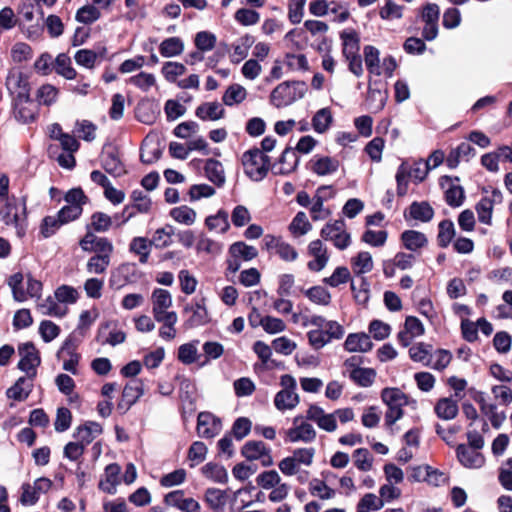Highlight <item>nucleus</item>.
<instances>
[{"instance_id":"f257e3e1","label":"nucleus","mask_w":512,"mask_h":512,"mask_svg":"<svg viewBox=\"0 0 512 512\" xmlns=\"http://www.w3.org/2000/svg\"><path fill=\"white\" fill-rule=\"evenodd\" d=\"M0 221L6 226L14 227L16 235L22 238L27 229L26 197L11 196V198H7L4 206L0 208Z\"/></svg>"},{"instance_id":"f03ea898","label":"nucleus","mask_w":512,"mask_h":512,"mask_svg":"<svg viewBox=\"0 0 512 512\" xmlns=\"http://www.w3.org/2000/svg\"><path fill=\"white\" fill-rule=\"evenodd\" d=\"M381 399L387 406L385 413V425L392 427L403 415L404 406H412L415 408L417 405L416 400L410 399L402 390L395 387H386L381 391Z\"/></svg>"},{"instance_id":"7ed1b4c3","label":"nucleus","mask_w":512,"mask_h":512,"mask_svg":"<svg viewBox=\"0 0 512 512\" xmlns=\"http://www.w3.org/2000/svg\"><path fill=\"white\" fill-rule=\"evenodd\" d=\"M78 290H54L47 296L37 295V306L42 314L63 317L67 313V304L77 301Z\"/></svg>"},{"instance_id":"20e7f679","label":"nucleus","mask_w":512,"mask_h":512,"mask_svg":"<svg viewBox=\"0 0 512 512\" xmlns=\"http://www.w3.org/2000/svg\"><path fill=\"white\" fill-rule=\"evenodd\" d=\"M241 162L245 174L253 181L264 179L270 169V158L258 148L244 152Z\"/></svg>"},{"instance_id":"39448f33","label":"nucleus","mask_w":512,"mask_h":512,"mask_svg":"<svg viewBox=\"0 0 512 512\" xmlns=\"http://www.w3.org/2000/svg\"><path fill=\"white\" fill-rule=\"evenodd\" d=\"M282 389L274 397V405L277 410L284 412L292 410L299 404V395L296 393L297 383L293 376L282 375L280 378Z\"/></svg>"},{"instance_id":"423d86ee","label":"nucleus","mask_w":512,"mask_h":512,"mask_svg":"<svg viewBox=\"0 0 512 512\" xmlns=\"http://www.w3.org/2000/svg\"><path fill=\"white\" fill-rule=\"evenodd\" d=\"M304 84L300 82H283L271 93V103L280 108L285 107L303 97Z\"/></svg>"},{"instance_id":"0eeeda50","label":"nucleus","mask_w":512,"mask_h":512,"mask_svg":"<svg viewBox=\"0 0 512 512\" xmlns=\"http://www.w3.org/2000/svg\"><path fill=\"white\" fill-rule=\"evenodd\" d=\"M321 236L331 241L340 250L346 249L351 243L350 233L347 232L343 220H334L327 223L321 230Z\"/></svg>"},{"instance_id":"6e6552de","label":"nucleus","mask_w":512,"mask_h":512,"mask_svg":"<svg viewBox=\"0 0 512 512\" xmlns=\"http://www.w3.org/2000/svg\"><path fill=\"white\" fill-rule=\"evenodd\" d=\"M18 352L21 359L18 363V368L25 372L29 379L36 376V368L40 365L41 359L38 350L34 343L25 342L18 346Z\"/></svg>"},{"instance_id":"1a4fd4ad","label":"nucleus","mask_w":512,"mask_h":512,"mask_svg":"<svg viewBox=\"0 0 512 512\" xmlns=\"http://www.w3.org/2000/svg\"><path fill=\"white\" fill-rule=\"evenodd\" d=\"M316 438V431L313 426L303 421L302 416L293 419V426L286 431V441L291 443H311Z\"/></svg>"},{"instance_id":"9d476101","label":"nucleus","mask_w":512,"mask_h":512,"mask_svg":"<svg viewBox=\"0 0 512 512\" xmlns=\"http://www.w3.org/2000/svg\"><path fill=\"white\" fill-rule=\"evenodd\" d=\"M79 244L84 251L95 252L97 256L108 259H110L113 252L111 241L104 237H98L90 231L85 234Z\"/></svg>"},{"instance_id":"9b49d317","label":"nucleus","mask_w":512,"mask_h":512,"mask_svg":"<svg viewBox=\"0 0 512 512\" xmlns=\"http://www.w3.org/2000/svg\"><path fill=\"white\" fill-rule=\"evenodd\" d=\"M502 200V193L497 189L492 190L489 195L482 197L475 207L479 222L491 225L494 206L500 204Z\"/></svg>"},{"instance_id":"f8f14e48","label":"nucleus","mask_w":512,"mask_h":512,"mask_svg":"<svg viewBox=\"0 0 512 512\" xmlns=\"http://www.w3.org/2000/svg\"><path fill=\"white\" fill-rule=\"evenodd\" d=\"M334 195L335 191L332 186L323 185L316 190L310 207L311 217L314 221L324 220L330 215V210L324 207V201Z\"/></svg>"},{"instance_id":"ddd939ff","label":"nucleus","mask_w":512,"mask_h":512,"mask_svg":"<svg viewBox=\"0 0 512 512\" xmlns=\"http://www.w3.org/2000/svg\"><path fill=\"white\" fill-rule=\"evenodd\" d=\"M6 87L14 97V101L30 98L29 83L25 75L18 71H12L6 79Z\"/></svg>"},{"instance_id":"4468645a","label":"nucleus","mask_w":512,"mask_h":512,"mask_svg":"<svg viewBox=\"0 0 512 512\" xmlns=\"http://www.w3.org/2000/svg\"><path fill=\"white\" fill-rule=\"evenodd\" d=\"M221 421L210 412H200L197 417V433L202 438H213L221 431Z\"/></svg>"},{"instance_id":"2eb2a0df","label":"nucleus","mask_w":512,"mask_h":512,"mask_svg":"<svg viewBox=\"0 0 512 512\" xmlns=\"http://www.w3.org/2000/svg\"><path fill=\"white\" fill-rule=\"evenodd\" d=\"M339 166V160L330 156L315 155L309 161L310 170L321 177L336 173Z\"/></svg>"},{"instance_id":"dca6fc26","label":"nucleus","mask_w":512,"mask_h":512,"mask_svg":"<svg viewBox=\"0 0 512 512\" xmlns=\"http://www.w3.org/2000/svg\"><path fill=\"white\" fill-rule=\"evenodd\" d=\"M164 502L168 506L175 507L182 512H197L200 510V504L193 498H184L183 490L171 491L164 497Z\"/></svg>"},{"instance_id":"f3484780","label":"nucleus","mask_w":512,"mask_h":512,"mask_svg":"<svg viewBox=\"0 0 512 512\" xmlns=\"http://www.w3.org/2000/svg\"><path fill=\"white\" fill-rule=\"evenodd\" d=\"M458 461L466 468L477 469L483 466L485 458L478 450L459 444L456 448Z\"/></svg>"},{"instance_id":"a211bd4d","label":"nucleus","mask_w":512,"mask_h":512,"mask_svg":"<svg viewBox=\"0 0 512 512\" xmlns=\"http://www.w3.org/2000/svg\"><path fill=\"white\" fill-rule=\"evenodd\" d=\"M153 315L156 321H162L174 311H168L172 305V298L168 290H154L152 294Z\"/></svg>"},{"instance_id":"6ab92c4d","label":"nucleus","mask_w":512,"mask_h":512,"mask_svg":"<svg viewBox=\"0 0 512 512\" xmlns=\"http://www.w3.org/2000/svg\"><path fill=\"white\" fill-rule=\"evenodd\" d=\"M13 115L19 123L28 124L34 122L37 117V106L30 98L14 101Z\"/></svg>"},{"instance_id":"aec40b11","label":"nucleus","mask_w":512,"mask_h":512,"mask_svg":"<svg viewBox=\"0 0 512 512\" xmlns=\"http://www.w3.org/2000/svg\"><path fill=\"white\" fill-rule=\"evenodd\" d=\"M309 254L313 257L312 260L308 262V268L312 271H320L322 270L329 259L327 254V249L323 245L321 240H314L308 246Z\"/></svg>"},{"instance_id":"412c9836","label":"nucleus","mask_w":512,"mask_h":512,"mask_svg":"<svg viewBox=\"0 0 512 512\" xmlns=\"http://www.w3.org/2000/svg\"><path fill=\"white\" fill-rule=\"evenodd\" d=\"M195 115L202 121H217L225 116V109L218 101L204 102L196 108Z\"/></svg>"},{"instance_id":"4be33fe9","label":"nucleus","mask_w":512,"mask_h":512,"mask_svg":"<svg viewBox=\"0 0 512 512\" xmlns=\"http://www.w3.org/2000/svg\"><path fill=\"white\" fill-rule=\"evenodd\" d=\"M131 199L133 201V205L126 206L123 210V215L125 216L124 222L128 221L135 215L133 211L136 209L139 213H147L151 209V199L144 194L141 190H134L131 193Z\"/></svg>"},{"instance_id":"5701e85b","label":"nucleus","mask_w":512,"mask_h":512,"mask_svg":"<svg viewBox=\"0 0 512 512\" xmlns=\"http://www.w3.org/2000/svg\"><path fill=\"white\" fill-rule=\"evenodd\" d=\"M121 467L117 463H111L105 468V479L100 480L99 489L114 495L117 492V485L120 483Z\"/></svg>"},{"instance_id":"b1692460","label":"nucleus","mask_w":512,"mask_h":512,"mask_svg":"<svg viewBox=\"0 0 512 512\" xmlns=\"http://www.w3.org/2000/svg\"><path fill=\"white\" fill-rule=\"evenodd\" d=\"M111 326L116 325L113 322H105L99 327L97 341L102 345L109 344L111 346H116L123 343L126 339V334L123 331L117 330L115 328L110 330L106 335V332L110 329Z\"/></svg>"},{"instance_id":"393cba45","label":"nucleus","mask_w":512,"mask_h":512,"mask_svg":"<svg viewBox=\"0 0 512 512\" xmlns=\"http://www.w3.org/2000/svg\"><path fill=\"white\" fill-rule=\"evenodd\" d=\"M373 343L370 336L364 332L351 333L344 342V348L348 352H367L371 350Z\"/></svg>"},{"instance_id":"a878e982","label":"nucleus","mask_w":512,"mask_h":512,"mask_svg":"<svg viewBox=\"0 0 512 512\" xmlns=\"http://www.w3.org/2000/svg\"><path fill=\"white\" fill-rule=\"evenodd\" d=\"M254 37L245 34L237 39L231 46L232 51L230 53V60L234 64H238L243 61L249 54V50L254 44Z\"/></svg>"},{"instance_id":"bb28decb","label":"nucleus","mask_w":512,"mask_h":512,"mask_svg":"<svg viewBox=\"0 0 512 512\" xmlns=\"http://www.w3.org/2000/svg\"><path fill=\"white\" fill-rule=\"evenodd\" d=\"M101 164L103 169L113 177L126 174V169L116 151H107L103 154Z\"/></svg>"},{"instance_id":"cd10ccee","label":"nucleus","mask_w":512,"mask_h":512,"mask_svg":"<svg viewBox=\"0 0 512 512\" xmlns=\"http://www.w3.org/2000/svg\"><path fill=\"white\" fill-rule=\"evenodd\" d=\"M446 183L449 184L445 191V200L447 204L451 207L461 206L465 199L464 189L460 185L454 184L452 179L448 176L443 177L441 180V185L443 187H445Z\"/></svg>"},{"instance_id":"c85d7f7f","label":"nucleus","mask_w":512,"mask_h":512,"mask_svg":"<svg viewBox=\"0 0 512 512\" xmlns=\"http://www.w3.org/2000/svg\"><path fill=\"white\" fill-rule=\"evenodd\" d=\"M204 499L213 512H224L228 500L227 491L208 488L205 491Z\"/></svg>"},{"instance_id":"c756f323","label":"nucleus","mask_w":512,"mask_h":512,"mask_svg":"<svg viewBox=\"0 0 512 512\" xmlns=\"http://www.w3.org/2000/svg\"><path fill=\"white\" fill-rule=\"evenodd\" d=\"M299 163V158L292 148H286L279 159V164L275 167L276 174L288 175L295 171Z\"/></svg>"},{"instance_id":"7c9ffc66","label":"nucleus","mask_w":512,"mask_h":512,"mask_svg":"<svg viewBox=\"0 0 512 512\" xmlns=\"http://www.w3.org/2000/svg\"><path fill=\"white\" fill-rule=\"evenodd\" d=\"M434 411L440 419L452 420L458 414V403L450 397L441 398L437 401Z\"/></svg>"},{"instance_id":"2f4dec72","label":"nucleus","mask_w":512,"mask_h":512,"mask_svg":"<svg viewBox=\"0 0 512 512\" xmlns=\"http://www.w3.org/2000/svg\"><path fill=\"white\" fill-rule=\"evenodd\" d=\"M401 241L403 246L412 252H416L421 248L425 247L428 243V240L425 234L415 231V230H406L401 234Z\"/></svg>"},{"instance_id":"473e14b6","label":"nucleus","mask_w":512,"mask_h":512,"mask_svg":"<svg viewBox=\"0 0 512 512\" xmlns=\"http://www.w3.org/2000/svg\"><path fill=\"white\" fill-rule=\"evenodd\" d=\"M103 432L102 426L94 421H87L76 429L74 436L85 445L90 444L97 436Z\"/></svg>"},{"instance_id":"72a5a7b5","label":"nucleus","mask_w":512,"mask_h":512,"mask_svg":"<svg viewBox=\"0 0 512 512\" xmlns=\"http://www.w3.org/2000/svg\"><path fill=\"white\" fill-rule=\"evenodd\" d=\"M32 380L33 379H29L28 376L20 377L16 383L7 390V397L16 401L27 399L32 390Z\"/></svg>"},{"instance_id":"f704fd0d","label":"nucleus","mask_w":512,"mask_h":512,"mask_svg":"<svg viewBox=\"0 0 512 512\" xmlns=\"http://www.w3.org/2000/svg\"><path fill=\"white\" fill-rule=\"evenodd\" d=\"M343 46L344 57L358 55L360 49V39L355 30H345L340 34Z\"/></svg>"},{"instance_id":"c9c22d12","label":"nucleus","mask_w":512,"mask_h":512,"mask_svg":"<svg viewBox=\"0 0 512 512\" xmlns=\"http://www.w3.org/2000/svg\"><path fill=\"white\" fill-rule=\"evenodd\" d=\"M409 216L410 218L420 222H429L434 216V209L426 201L413 202L409 206Z\"/></svg>"},{"instance_id":"e433bc0d","label":"nucleus","mask_w":512,"mask_h":512,"mask_svg":"<svg viewBox=\"0 0 512 512\" xmlns=\"http://www.w3.org/2000/svg\"><path fill=\"white\" fill-rule=\"evenodd\" d=\"M202 473L215 483L225 484L228 482V472L223 465L209 462L202 467Z\"/></svg>"},{"instance_id":"4c0bfd02","label":"nucleus","mask_w":512,"mask_h":512,"mask_svg":"<svg viewBox=\"0 0 512 512\" xmlns=\"http://www.w3.org/2000/svg\"><path fill=\"white\" fill-rule=\"evenodd\" d=\"M184 51V43L179 37H170L161 42L159 52L163 57H175Z\"/></svg>"},{"instance_id":"58836bf2","label":"nucleus","mask_w":512,"mask_h":512,"mask_svg":"<svg viewBox=\"0 0 512 512\" xmlns=\"http://www.w3.org/2000/svg\"><path fill=\"white\" fill-rule=\"evenodd\" d=\"M349 377L358 386L370 387L374 383L376 372L372 368H354Z\"/></svg>"},{"instance_id":"ea45409f","label":"nucleus","mask_w":512,"mask_h":512,"mask_svg":"<svg viewBox=\"0 0 512 512\" xmlns=\"http://www.w3.org/2000/svg\"><path fill=\"white\" fill-rule=\"evenodd\" d=\"M143 395V385L139 380L129 381L122 392L125 408H130Z\"/></svg>"},{"instance_id":"a19ab883","label":"nucleus","mask_w":512,"mask_h":512,"mask_svg":"<svg viewBox=\"0 0 512 512\" xmlns=\"http://www.w3.org/2000/svg\"><path fill=\"white\" fill-rule=\"evenodd\" d=\"M170 216L180 224L191 226L195 223L197 214L193 208L182 205L171 209Z\"/></svg>"},{"instance_id":"79ce46f5","label":"nucleus","mask_w":512,"mask_h":512,"mask_svg":"<svg viewBox=\"0 0 512 512\" xmlns=\"http://www.w3.org/2000/svg\"><path fill=\"white\" fill-rule=\"evenodd\" d=\"M204 170L207 178L214 184L220 186L225 182L223 165L218 160L208 159Z\"/></svg>"},{"instance_id":"37998d69","label":"nucleus","mask_w":512,"mask_h":512,"mask_svg":"<svg viewBox=\"0 0 512 512\" xmlns=\"http://www.w3.org/2000/svg\"><path fill=\"white\" fill-rule=\"evenodd\" d=\"M351 267L353 272L357 275L370 272L373 269L371 254L367 251L359 252L351 259Z\"/></svg>"},{"instance_id":"c03bdc74","label":"nucleus","mask_w":512,"mask_h":512,"mask_svg":"<svg viewBox=\"0 0 512 512\" xmlns=\"http://www.w3.org/2000/svg\"><path fill=\"white\" fill-rule=\"evenodd\" d=\"M55 71L67 80L75 79L77 76L76 70L72 67L70 57L65 54H59L55 59Z\"/></svg>"},{"instance_id":"a18cd8bd","label":"nucleus","mask_w":512,"mask_h":512,"mask_svg":"<svg viewBox=\"0 0 512 512\" xmlns=\"http://www.w3.org/2000/svg\"><path fill=\"white\" fill-rule=\"evenodd\" d=\"M229 253L232 258L245 261L252 260L258 255V251L254 246L247 245L242 241L233 243L229 248Z\"/></svg>"},{"instance_id":"49530a36","label":"nucleus","mask_w":512,"mask_h":512,"mask_svg":"<svg viewBox=\"0 0 512 512\" xmlns=\"http://www.w3.org/2000/svg\"><path fill=\"white\" fill-rule=\"evenodd\" d=\"M246 96L247 91L243 86L240 84H232L226 89L222 101L227 106H233L243 102Z\"/></svg>"},{"instance_id":"de8ad7c7","label":"nucleus","mask_w":512,"mask_h":512,"mask_svg":"<svg viewBox=\"0 0 512 512\" xmlns=\"http://www.w3.org/2000/svg\"><path fill=\"white\" fill-rule=\"evenodd\" d=\"M431 350L432 347L430 345L418 343L410 347L409 355L413 361L420 362L426 366H429L433 359Z\"/></svg>"},{"instance_id":"09e8293b","label":"nucleus","mask_w":512,"mask_h":512,"mask_svg":"<svg viewBox=\"0 0 512 512\" xmlns=\"http://www.w3.org/2000/svg\"><path fill=\"white\" fill-rule=\"evenodd\" d=\"M379 54V50L374 46L368 45L364 47V59L367 69L370 73L377 76L382 74Z\"/></svg>"},{"instance_id":"8fccbe9b","label":"nucleus","mask_w":512,"mask_h":512,"mask_svg":"<svg viewBox=\"0 0 512 512\" xmlns=\"http://www.w3.org/2000/svg\"><path fill=\"white\" fill-rule=\"evenodd\" d=\"M104 53L105 49H103V51L100 53L89 49H80L75 53L74 59L78 65L87 69H93L97 59L102 57Z\"/></svg>"},{"instance_id":"3c124183","label":"nucleus","mask_w":512,"mask_h":512,"mask_svg":"<svg viewBox=\"0 0 512 512\" xmlns=\"http://www.w3.org/2000/svg\"><path fill=\"white\" fill-rule=\"evenodd\" d=\"M266 448L263 441L250 440L243 445L241 454L248 461L258 460L266 452Z\"/></svg>"},{"instance_id":"603ef678","label":"nucleus","mask_w":512,"mask_h":512,"mask_svg":"<svg viewBox=\"0 0 512 512\" xmlns=\"http://www.w3.org/2000/svg\"><path fill=\"white\" fill-rule=\"evenodd\" d=\"M174 228L171 225L157 229L150 240V244L156 248H165L172 243Z\"/></svg>"},{"instance_id":"864d4df0","label":"nucleus","mask_w":512,"mask_h":512,"mask_svg":"<svg viewBox=\"0 0 512 512\" xmlns=\"http://www.w3.org/2000/svg\"><path fill=\"white\" fill-rule=\"evenodd\" d=\"M205 224L209 230L225 233L229 229L228 214L220 210L216 215H211L206 218Z\"/></svg>"},{"instance_id":"5fc2aeb1","label":"nucleus","mask_w":512,"mask_h":512,"mask_svg":"<svg viewBox=\"0 0 512 512\" xmlns=\"http://www.w3.org/2000/svg\"><path fill=\"white\" fill-rule=\"evenodd\" d=\"M100 16L101 12L99 8L87 2L86 5L77 10L75 18L80 23L91 24L97 21L100 18Z\"/></svg>"},{"instance_id":"6e6d98bb","label":"nucleus","mask_w":512,"mask_h":512,"mask_svg":"<svg viewBox=\"0 0 512 512\" xmlns=\"http://www.w3.org/2000/svg\"><path fill=\"white\" fill-rule=\"evenodd\" d=\"M437 240L441 247H447L455 236V227L451 220H443L438 225Z\"/></svg>"},{"instance_id":"4d7b16f0","label":"nucleus","mask_w":512,"mask_h":512,"mask_svg":"<svg viewBox=\"0 0 512 512\" xmlns=\"http://www.w3.org/2000/svg\"><path fill=\"white\" fill-rule=\"evenodd\" d=\"M27 286V288H39L41 283L35 279L30 273H15L8 280V285L10 288H20L22 285Z\"/></svg>"},{"instance_id":"13d9d810","label":"nucleus","mask_w":512,"mask_h":512,"mask_svg":"<svg viewBox=\"0 0 512 512\" xmlns=\"http://www.w3.org/2000/svg\"><path fill=\"white\" fill-rule=\"evenodd\" d=\"M332 123V115L328 108H322L316 112L312 119V126L318 133H324Z\"/></svg>"},{"instance_id":"bf43d9fd","label":"nucleus","mask_w":512,"mask_h":512,"mask_svg":"<svg viewBox=\"0 0 512 512\" xmlns=\"http://www.w3.org/2000/svg\"><path fill=\"white\" fill-rule=\"evenodd\" d=\"M312 226L309 223L307 216L304 212L300 211L293 218L289 225V229L292 234L296 236H302L311 230Z\"/></svg>"},{"instance_id":"052dcab7","label":"nucleus","mask_w":512,"mask_h":512,"mask_svg":"<svg viewBox=\"0 0 512 512\" xmlns=\"http://www.w3.org/2000/svg\"><path fill=\"white\" fill-rule=\"evenodd\" d=\"M111 226L112 218L108 214L95 212L92 214L90 224L87 227L95 232H106Z\"/></svg>"},{"instance_id":"680f3d73","label":"nucleus","mask_w":512,"mask_h":512,"mask_svg":"<svg viewBox=\"0 0 512 512\" xmlns=\"http://www.w3.org/2000/svg\"><path fill=\"white\" fill-rule=\"evenodd\" d=\"M150 246V241H148L146 238L136 237L131 241L130 250L139 255V260L141 263H146L150 253Z\"/></svg>"},{"instance_id":"e2e57ef3","label":"nucleus","mask_w":512,"mask_h":512,"mask_svg":"<svg viewBox=\"0 0 512 512\" xmlns=\"http://www.w3.org/2000/svg\"><path fill=\"white\" fill-rule=\"evenodd\" d=\"M384 506V501L373 493L365 494L357 504V510L363 512L378 511Z\"/></svg>"},{"instance_id":"0e129e2a","label":"nucleus","mask_w":512,"mask_h":512,"mask_svg":"<svg viewBox=\"0 0 512 512\" xmlns=\"http://www.w3.org/2000/svg\"><path fill=\"white\" fill-rule=\"evenodd\" d=\"M234 19L242 26H252L260 21V14L249 8H240L235 12Z\"/></svg>"},{"instance_id":"69168bd1","label":"nucleus","mask_w":512,"mask_h":512,"mask_svg":"<svg viewBox=\"0 0 512 512\" xmlns=\"http://www.w3.org/2000/svg\"><path fill=\"white\" fill-rule=\"evenodd\" d=\"M199 341L186 343L178 348V359L183 364H192L197 360V344Z\"/></svg>"},{"instance_id":"338daca9","label":"nucleus","mask_w":512,"mask_h":512,"mask_svg":"<svg viewBox=\"0 0 512 512\" xmlns=\"http://www.w3.org/2000/svg\"><path fill=\"white\" fill-rule=\"evenodd\" d=\"M252 422L246 417L237 418L231 429V436L240 441L244 439L251 431Z\"/></svg>"},{"instance_id":"774afa93","label":"nucleus","mask_w":512,"mask_h":512,"mask_svg":"<svg viewBox=\"0 0 512 512\" xmlns=\"http://www.w3.org/2000/svg\"><path fill=\"white\" fill-rule=\"evenodd\" d=\"M64 225L60 218L55 216H46L43 218L40 225V234L44 238H49L56 233V231Z\"/></svg>"}]
</instances>
